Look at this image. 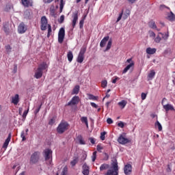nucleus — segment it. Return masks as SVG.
<instances>
[{
	"label": "nucleus",
	"instance_id": "obj_1",
	"mask_svg": "<svg viewBox=\"0 0 175 175\" xmlns=\"http://www.w3.org/2000/svg\"><path fill=\"white\" fill-rule=\"evenodd\" d=\"M49 66H47V63L42 62L41 63L37 70L35 72L34 77L35 79H41L42 76H43V70H46Z\"/></svg>",
	"mask_w": 175,
	"mask_h": 175
},
{
	"label": "nucleus",
	"instance_id": "obj_2",
	"mask_svg": "<svg viewBox=\"0 0 175 175\" xmlns=\"http://www.w3.org/2000/svg\"><path fill=\"white\" fill-rule=\"evenodd\" d=\"M104 175H118V163L117 161L111 163V167L107 170Z\"/></svg>",
	"mask_w": 175,
	"mask_h": 175
},
{
	"label": "nucleus",
	"instance_id": "obj_3",
	"mask_svg": "<svg viewBox=\"0 0 175 175\" xmlns=\"http://www.w3.org/2000/svg\"><path fill=\"white\" fill-rule=\"evenodd\" d=\"M68 128H69V123L68 122H61L57 128V133H59V135H62L64 132H66V131H68Z\"/></svg>",
	"mask_w": 175,
	"mask_h": 175
},
{
	"label": "nucleus",
	"instance_id": "obj_4",
	"mask_svg": "<svg viewBox=\"0 0 175 175\" xmlns=\"http://www.w3.org/2000/svg\"><path fill=\"white\" fill-rule=\"evenodd\" d=\"M43 155L45 161H49V165H51V163L53 162V150L49 148L45 149Z\"/></svg>",
	"mask_w": 175,
	"mask_h": 175
},
{
	"label": "nucleus",
	"instance_id": "obj_5",
	"mask_svg": "<svg viewBox=\"0 0 175 175\" xmlns=\"http://www.w3.org/2000/svg\"><path fill=\"white\" fill-rule=\"evenodd\" d=\"M39 159H40V152H34L30 157L29 162L31 165H35L39 162Z\"/></svg>",
	"mask_w": 175,
	"mask_h": 175
},
{
	"label": "nucleus",
	"instance_id": "obj_6",
	"mask_svg": "<svg viewBox=\"0 0 175 175\" xmlns=\"http://www.w3.org/2000/svg\"><path fill=\"white\" fill-rule=\"evenodd\" d=\"M86 51H87V47L83 46L82 48H81V50L77 58V62L79 64H83V61H84V54H85Z\"/></svg>",
	"mask_w": 175,
	"mask_h": 175
},
{
	"label": "nucleus",
	"instance_id": "obj_7",
	"mask_svg": "<svg viewBox=\"0 0 175 175\" xmlns=\"http://www.w3.org/2000/svg\"><path fill=\"white\" fill-rule=\"evenodd\" d=\"M50 25L49 24V21L47 20V17L46 16H43L41 17L40 20V29L41 31H46L47 27Z\"/></svg>",
	"mask_w": 175,
	"mask_h": 175
},
{
	"label": "nucleus",
	"instance_id": "obj_8",
	"mask_svg": "<svg viewBox=\"0 0 175 175\" xmlns=\"http://www.w3.org/2000/svg\"><path fill=\"white\" fill-rule=\"evenodd\" d=\"M65 39V28L62 27L59 30L58 33V42L62 44L64 43V40Z\"/></svg>",
	"mask_w": 175,
	"mask_h": 175
},
{
	"label": "nucleus",
	"instance_id": "obj_9",
	"mask_svg": "<svg viewBox=\"0 0 175 175\" xmlns=\"http://www.w3.org/2000/svg\"><path fill=\"white\" fill-rule=\"evenodd\" d=\"M126 63L129 64L126 66V68L123 70L122 73L125 74L126 72L131 69V68H134L135 67V62L132 60V58L128 59L126 62Z\"/></svg>",
	"mask_w": 175,
	"mask_h": 175
},
{
	"label": "nucleus",
	"instance_id": "obj_10",
	"mask_svg": "<svg viewBox=\"0 0 175 175\" xmlns=\"http://www.w3.org/2000/svg\"><path fill=\"white\" fill-rule=\"evenodd\" d=\"M79 102H80V97L75 96L72 98L71 100L68 103L66 106H75V105H79Z\"/></svg>",
	"mask_w": 175,
	"mask_h": 175
},
{
	"label": "nucleus",
	"instance_id": "obj_11",
	"mask_svg": "<svg viewBox=\"0 0 175 175\" xmlns=\"http://www.w3.org/2000/svg\"><path fill=\"white\" fill-rule=\"evenodd\" d=\"M21 3L24 8H32L33 6V0H21Z\"/></svg>",
	"mask_w": 175,
	"mask_h": 175
},
{
	"label": "nucleus",
	"instance_id": "obj_12",
	"mask_svg": "<svg viewBox=\"0 0 175 175\" xmlns=\"http://www.w3.org/2000/svg\"><path fill=\"white\" fill-rule=\"evenodd\" d=\"M72 17V28H75L79 20V11H75V12H73Z\"/></svg>",
	"mask_w": 175,
	"mask_h": 175
},
{
	"label": "nucleus",
	"instance_id": "obj_13",
	"mask_svg": "<svg viewBox=\"0 0 175 175\" xmlns=\"http://www.w3.org/2000/svg\"><path fill=\"white\" fill-rule=\"evenodd\" d=\"M27 25H25V23H21L18 27V33H25L27 32Z\"/></svg>",
	"mask_w": 175,
	"mask_h": 175
},
{
	"label": "nucleus",
	"instance_id": "obj_14",
	"mask_svg": "<svg viewBox=\"0 0 175 175\" xmlns=\"http://www.w3.org/2000/svg\"><path fill=\"white\" fill-rule=\"evenodd\" d=\"M118 142L120 144H128L131 141L128 138H125L124 135H120L118 138Z\"/></svg>",
	"mask_w": 175,
	"mask_h": 175
},
{
	"label": "nucleus",
	"instance_id": "obj_15",
	"mask_svg": "<svg viewBox=\"0 0 175 175\" xmlns=\"http://www.w3.org/2000/svg\"><path fill=\"white\" fill-rule=\"evenodd\" d=\"M19 102H20V95H18V94H16L14 96L11 97V103H13L14 106H17Z\"/></svg>",
	"mask_w": 175,
	"mask_h": 175
},
{
	"label": "nucleus",
	"instance_id": "obj_16",
	"mask_svg": "<svg viewBox=\"0 0 175 175\" xmlns=\"http://www.w3.org/2000/svg\"><path fill=\"white\" fill-rule=\"evenodd\" d=\"M82 174L83 175H90V166L85 163L82 166Z\"/></svg>",
	"mask_w": 175,
	"mask_h": 175
},
{
	"label": "nucleus",
	"instance_id": "obj_17",
	"mask_svg": "<svg viewBox=\"0 0 175 175\" xmlns=\"http://www.w3.org/2000/svg\"><path fill=\"white\" fill-rule=\"evenodd\" d=\"M124 174L129 175L132 173V165L131 164H126L124 167Z\"/></svg>",
	"mask_w": 175,
	"mask_h": 175
},
{
	"label": "nucleus",
	"instance_id": "obj_18",
	"mask_svg": "<svg viewBox=\"0 0 175 175\" xmlns=\"http://www.w3.org/2000/svg\"><path fill=\"white\" fill-rule=\"evenodd\" d=\"M11 139H12V133H10L8 135V138L5 139V141L3 145V148H5V150H6V148H8V146H9V143H10Z\"/></svg>",
	"mask_w": 175,
	"mask_h": 175
},
{
	"label": "nucleus",
	"instance_id": "obj_19",
	"mask_svg": "<svg viewBox=\"0 0 175 175\" xmlns=\"http://www.w3.org/2000/svg\"><path fill=\"white\" fill-rule=\"evenodd\" d=\"M148 25L150 28H152V29H157L158 31H161V29H158L157 27V25H155V22L154 21H150L148 23Z\"/></svg>",
	"mask_w": 175,
	"mask_h": 175
},
{
	"label": "nucleus",
	"instance_id": "obj_20",
	"mask_svg": "<svg viewBox=\"0 0 175 175\" xmlns=\"http://www.w3.org/2000/svg\"><path fill=\"white\" fill-rule=\"evenodd\" d=\"M109 36L104 37L103 39L100 42V46L105 47V46L106 45V43H107V41L109 40Z\"/></svg>",
	"mask_w": 175,
	"mask_h": 175
},
{
	"label": "nucleus",
	"instance_id": "obj_21",
	"mask_svg": "<svg viewBox=\"0 0 175 175\" xmlns=\"http://www.w3.org/2000/svg\"><path fill=\"white\" fill-rule=\"evenodd\" d=\"M110 169V165L107 163H103L100 166V172H103V170H108Z\"/></svg>",
	"mask_w": 175,
	"mask_h": 175
},
{
	"label": "nucleus",
	"instance_id": "obj_22",
	"mask_svg": "<svg viewBox=\"0 0 175 175\" xmlns=\"http://www.w3.org/2000/svg\"><path fill=\"white\" fill-rule=\"evenodd\" d=\"M163 109H165L166 111H169L170 110L173 111L174 110V107H173V105H170V104H167L165 105H163Z\"/></svg>",
	"mask_w": 175,
	"mask_h": 175
},
{
	"label": "nucleus",
	"instance_id": "obj_23",
	"mask_svg": "<svg viewBox=\"0 0 175 175\" xmlns=\"http://www.w3.org/2000/svg\"><path fill=\"white\" fill-rule=\"evenodd\" d=\"M146 53L147 54H150V55H152V54H155V53H157V49L155 48H151V47H148L146 49Z\"/></svg>",
	"mask_w": 175,
	"mask_h": 175
},
{
	"label": "nucleus",
	"instance_id": "obj_24",
	"mask_svg": "<svg viewBox=\"0 0 175 175\" xmlns=\"http://www.w3.org/2000/svg\"><path fill=\"white\" fill-rule=\"evenodd\" d=\"M128 102L125 100H122V101L118 103V106H120V109H125V106H126Z\"/></svg>",
	"mask_w": 175,
	"mask_h": 175
},
{
	"label": "nucleus",
	"instance_id": "obj_25",
	"mask_svg": "<svg viewBox=\"0 0 175 175\" xmlns=\"http://www.w3.org/2000/svg\"><path fill=\"white\" fill-rule=\"evenodd\" d=\"M155 77V71L154 70H150V73L148 75V80H152Z\"/></svg>",
	"mask_w": 175,
	"mask_h": 175
},
{
	"label": "nucleus",
	"instance_id": "obj_26",
	"mask_svg": "<svg viewBox=\"0 0 175 175\" xmlns=\"http://www.w3.org/2000/svg\"><path fill=\"white\" fill-rule=\"evenodd\" d=\"M80 91V86L77 85H75V87L73 88L72 90V95H77V94H79V92Z\"/></svg>",
	"mask_w": 175,
	"mask_h": 175
},
{
	"label": "nucleus",
	"instance_id": "obj_27",
	"mask_svg": "<svg viewBox=\"0 0 175 175\" xmlns=\"http://www.w3.org/2000/svg\"><path fill=\"white\" fill-rule=\"evenodd\" d=\"M67 58L69 62H72V61H73V52L71 51H68L67 53Z\"/></svg>",
	"mask_w": 175,
	"mask_h": 175
},
{
	"label": "nucleus",
	"instance_id": "obj_28",
	"mask_svg": "<svg viewBox=\"0 0 175 175\" xmlns=\"http://www.w3.org/2000/svg\"><path fill=\"white\" fill-rule=\"evenodd\" d=\"M167 18L170 21H174L175 20V15L173 14L172 12H170V14H168Z\"/></svg>",
	"mask_w": 175,
	"mask_h": 175
},
{
	"label": "nucleus",
	"instance_id": "obj_29",
	"mask_svg": "<svg viewBox=\"0 0 175 175\" xmlns=\"http://www.w3.org/2000/svg\"><path fill=\"white\" fill-rule=\"evenodd\" d=\"M81 122L85 124L87 128H88V118H87V117L83 116L82 118H81Z\"/></svg>",
	"mask_w": 175,
	"mask_h": 175
},
{
	"label": "nucleus",
	"instance_id": "obj_30",
	"mask_svg": "<svg viewBox=\"0 0 175 175\" xmlns=\"http://www.w3.org/2000/svg\"><path fill=\"white\" fill-rule=\"evenodd\" d=\"M78 140H79V144H81V145H85V141H84V139H83V136L79 135L78 137Z\"/></svg>",
	"mask_w": 175,
	"mask_h": 175
},
{
	"label": "nucleus",
	"instance_id": "obj_31",
	"mask_svg": "<svg viewBox=\"0 0 175 175\" xmlns=\"http://www.w3.org/2000/svg\"><path fill=\"white\" fill-rule=\"evenodd\" d=\"M77 162H79V158L75 157L72 161H70L71 166H76Z\"/></svg>",
	"mask_w": 175,
	"mask_h": 175
},
{
	"label": "nucleus",
	"instance_id": "obj_32",
	"mask_svg": "<svg viewBox=\"0 0 175 175\" xmlns=\"http://www.w3.org/2000/svg\"><path fill=\"white\" fill-rule=\"evenodd\" d=\"M113 42L111 41V40H109L107 45V48L105 49V51H109V50H110V49H111V44H112Z\"/></svg>",
	"mask_w": 175,
	"mask_h": 175
},
{
	"label": "nucleus",
	"instance_id": "obj_33",
	"mask_svg": "<svg viewBox=\"0 0 175 175\" xmlns=\"http://www.w3.org/2000/svg\"><path fill=\"white\" fill-rule=\"evenodd\" d=\"M12 9H13V5L8 4L5 8V12H10Z\"/></svg>",
	"mask_w": 175,
	"mask_h": 175
},
{
	"label": "nucleus",
	"instance_id": "obj_34",
	"mask_svg": "<svg viewBox=\"0 0 175 175\" xmlns=\"http://www.w3.org/2000/svg\"><path fill=\"white\" fill-rule=\"evenodd\" d=\"M155 126H157L159 131H162V125L159 122V121H157V122L154 124Z\"/></svg>",
	"mask_w": 175,
	"mask_h": 175
},
{
	"label": "nucleus",
	"instance_id": "obj_35",
	"mask_svg": "<svg viewBox=\"0 0 175 175\" xmlns=\"http://www.w3.org/2000/svg\"><path fill=\"white\" fill-rule=\"evenodd\" d=\"M61 175H68V166L63 168Z\"/></svg>",
	"mask_w": 175,
	"mask_h": 175
},
{
	"label": "nucleus",
	"instance_id": "obj_36",
	"mask_svg": "<svg viewBox=\"0 0 175 175\" xmlns=\"http://www.w3.org/2000/svg\"><path fill=\"white\" fill-rule=\"evenodd\" d=\"M21 137L22 138V142H25L27 138H25V131H23L21 134Z\"/></svg>",
	"mask_w": 175,
	"mask_h": 175
},
{
	"label": "nucleus",
	"instance_id": "obj_37",
	"mask_svg": "<svg viewBox=\"0 0 175 175\" xmlns=\"http://www.w3.org/2000/svg\"><path fill=\"white\" fill-rule=\"evenodd\" d=\"M123 15H124V10H122L121 13L119 14V16L118 17V18L116 20V23H118L122 18Z\"/></svg>",
	"mask_w": 175,
	"mask_h": 175
},
{
	"label": "nucleus",
	"instance_id": "obj_38",
	"mask_svg": "<svg viewBox=\"0 0 175 175\" xmlns=\"http://www.w3.org/2000/svg\"><path fill=\"white\" fill-rule=\"evenodd\" d=\"M96 154H97L96 151H94L92 153V162H95V161L96 160Z\"/></svg>",
	"mask_w": 175,
	"mask_h": 175
},
{
	"label": "nucleus",
	"instance_id": "obj_39",
	"mask_svg": "<svg viewBox=\"0 0 175 175\" xmlns=\"http://www.w3.org/2000/svg\"><path fill=\"white\" fill-rule=\"evenodd\" d=\"M161 40H162V38H161V36H159V35H157V36L154 38L155 43H160Z\"/></svg>",
	"mask_w": 175,
	"mask_h": 175
},
{
	"label": "nucleus",
	"instance_id": "obj_40",
	"mask_svg": "<svg viewBox=\"0 0 175 175\" xmlns=\"http://www.w3.org/2000/svg\"><path fill=\"white\" fill-rule=\"evenodd\" d=\"M101 87L103 88H106V87H107V81L104 80L101 82Z\"/></svg>",
	"mask_w": 175,
	"mask_h": 175
},
{
	"label": "nucleus",
	"instance_id": "obj_41",
	"mask_svg": "<svg viewBox=\"0 0 175 175\" xmlns=\"http://www.w3.org/2000/svg\"><path fill=\"white\" fill-rule=\"evenodd\" d=\"M64 5H65V3H64V0H60V13L62 12Z\"/></svg>",
	"mask_w": 175,
	"mask_h": 175
},
{
	"label": "nucleus",
	"instance_id": "obj_42",
	"mask_svg": "<svg viewBox=\"0 0 175 175\" xmlns=\"http://www.w3.org/2000/svg\"><path fill=\"white\" fill-rule=\"evenodd\" d=\"M106 135V132L105 131H103L100 133V140H105V136Z\"/></svg>",
	"mask_w": 175,
	"mask_h": 175
},
{
	"label": "nucleus",
	"instance_id": "obj_43",
	"mask_svg": "<svg viewBox=\"0 0 175 175\" xmlns=\"http://www.w3.org/2000/svg\"><path fill=\"white\" fill-rule=\"evenodd\" d=\"M5 48L7 53H10V51H12V46H10L9 44L6 45Z\"/></svg>",
	"mask_w": 175,
	"mask_h": 175
},
{
	"label": "nucleus",
	"instance_id": "obj_44",
	"mask_svg": "<svg viewBox=\"0 0 175 175\" xmlns=\"http://www.w3.org/2000/svg\"><path fill=\"white\" fill-rule=\"evenodd\" d=\"M64 20H65V16L64 15H62L60 16V18L58 21V22L59 23V24H62V23H64Z\"/></svg>",
	"mask_w": 175,
	"mask_h": 175
},
{
	"label": "nucleus",
	"instance_id": "obj_45",
	"mask_svg": "<svg viewBox=\"0 0 175 175\" xmlns=\"http://www.w3.org/2000/svg\"><path fill=\"white\" fill-rule=\"evenodd\" d=\"M141 98L142 100H144L147 98V94L142 92L141 94Z\"/></svg>",
	"mask_w": 175,
	"mask_h": 175
},
{
	"label": "nucleus",
	"instance_id": "obj_46",
	"mask_svg": "<svg viewBox=\"0 0 175 175\" xmlns=\"http://www.w3.org/2000/svg\"><path fill=\"white\" fill-rule=\"evenodd\" d=\"M84 27V19H81L79 22V28Z\"/></svg>",
	"mask_w": 175,
	"mask_h": 175
},
{
	"label": "nucleus",
	"instance_id": "obj_47",
	"mask_svg": "<svg viewBox=\"0 0 175 175\" xmlns=\"http://www.w3.org/2000/svg\"><path fill=\"white\" fill-rule=\"evenodd\" d=\"M149 34L150 38H155V33L152 31H149Z\"/></svg>",
	"mask_w": 175,
	"mask_h": 175
},
{
	"label": "nucleus",
	"instance_id": "obj_48",
	"mask_svg": "<svg viewBox=\"0 0 175 175\" xmlns=\"http://www.w3.org/2000/svg\"><path fill=\"white\" fill-rule=\"evenodd\" d=\"M42 103L40 105V106L38 107V109H36L35 110V114H38V113H39V111H40V109L42 108Z\"/></svg>",
	"mask_w": 175,
	"mask_h": 175
},
{
	"label": "nucleus",
	"instance_id": "obj_49",
	"mask_svg": "<svg viewBox=\"0 0 175 175\" xmlns=\"http://www.w3.org/2000/svg\"><path fill=\"white\" fill-rule=\"evenodd\" d=\"M55 119L52 118V119H51V120H49V125H53V124H55Z\"/></svg>",
	"mask_w": 175,
	"mask_h": 175
},
{
	"label": "nucleus",
	"instance_id": "obj_50",
	"mask_svg": "<svg viewBox=\"0 0 175 175\" xmlns=\"http://www.w3.org/2000/svg\"><path fill=\"white\" fill-rule=\"evenodd\" d=\"M28 111H29V107H28L27 110H26L23 112V118L27 117V114H28Z\"/></svg>",
	"mask_w": 175,
	"mask_h": 175
},
{
	"label": "nucleus",
	"instance_id": "obj_51",
	"mask_svg": "<svg viewBox=\"0 0 175 175\" xmlns=\"http://www.w3.org/2000/svg\"><path fill=\"white\" fill-rule=\"evenodd\" d=\"M107 124H113V120L110 118H108L107 119Z\"/></svg>",
	"mask_w": 175,
	"mask_h": 175
},
{
	"label": "nucleus",
	"instance_id": "obj_52",
	"mask_svg": "<svg viewBox=\"0 0 175 175\" xmlns=\"http://www.w3.org/2000/svg\"><path fill=\"white\" fill-rule=\"evenodd\" d=\"M90 105L92 107H94V109H98V105H96L95 103H90Z\"/></svg>",
	"mask_w": 175,
	"mask_h": 175
},
{
	"label": "nucleus",
	"instance_id": "obj_53",
	"mask_svg": "<svg viewBox=\"0 0 175 175\" xmlns=\"http://www.w3.org/2000/svg\"><path fill=\"white\" fill-rule=\"evenodd\" d=\"M48 33H51L52 29H51V25H48Z\"/></svg>",
	"mask_w": 175,
	"mask_h": 175
},
{
	"label": "nucleus",
	"instance_id": "obj_54",
	"mask_svg": "<svg viewBox=\"0 0 175 175\" xmlns=\"http://www.w3.org/2000/svg\"><path fill=\"white\" fill-rule=\"evenodd\" d=\"M124 122H120L118 124V126H119L120 128H124Z\"/></svg>",
	"mask_w": 175,
	"mask_h": 175
},
{
	"label": "nucleus",
	"instance_id": "obj_55",
	"mask_svg": "<svg viewBox=\"0 0 175 175\" xmlns=\"http://www.w3.org/2000/svg\"><path fill=\"white\" fill-rule=\"evenodd\" d=\"M96 148H97V151H100V150H103V147H102L99 144L97 145Z\"/></svg>",
	"mask_w": 175,
	"mask_h": 175
},
{
	"label": "nucleus",
	"instance_id": "obj_56",
	"mask_svg": "<svg viewBox=\"0 0 175 175\" xmlns=\"http://www.w3.org/2000/svg\"><path fill=\"white\" fill-rule=\"evenodd\" d=\"M89 140L90 141L92 144H95V139H94V137H90Z\"/></svg>",
	"mask_w": 175,
	"mask_h": 175
},
{
	"label": "nucleus",
	"instance_id": "obj_57",
	"mask_svg": "<svg viewBox=\"0 0 175 175\" xmlns=\"http://www.w3.org/2000/svg\"><path fill=\"white\" fill-rule=\"evenodd\" d=\"M117 80H120V78H118V77H116L115 79L112 80V83L113 84H116L117 83Z\"/></svg>",
	"mask_w": 175,
	"mask_h": 175
},
{
	"label": "nucleus",
	"instance_id": "obj_58",
	"mask_svg": "<svg viewBox=\"0 0 175 175\" xmlns=\"http://www.w3.org/2000/svg\"><path fill=\"white\" fill-rule=\"evenodd\" d=\"M54 0H43L44 3H51Z\"/></svg>",
	"mask_w": 175,
	"mask_h": 175
},
{
	"label": "nucleus",
	"instance_id": "obj_59",
	"mask_svg": "<svg viewBox=\"0 0 175 175\" xmlns=\"http://www.w3.org/2000/svg\"><path fill=\"white\" fill-rule=\"evenodd\" d=\"M169 38V33H165L164 36H163V39L166 40Z\"/></svg>",
	"mask_w": 175,
	"mask_h": 175
},
{
	"label": "nucleus",
	"instance_id": "obj_60",
	"mask_svg": "<svg viewBox=\"0 0 175 175\" xmlns=\"http://www.w3.org/2000/svg\"><path fill=\"white\" fill-rule=\"evenodd\" d=\"M90 99H92V100H96V96L94 95H90Z\"/></svg>",
	"mask_w": 175,
	"mask_h": 175
},
{
	"label": "nucleus",
	"instance_id": "obj_61",
	"mask_svg": "<svg viewBox=\"0 0 175 175\" xmlns=\"http://www.w3.org/2000/svg\"><path fill=\"white\" fill-rule=\"evenodd\" d=\"M14 73H17V64L14 66Z\"/></svg>",
	"mask_w": 175,
	"mask_h": 175
},
{
	"label": "nucleus",
	"instance_id": "obj_62",
	"mask_svg": "<svg viewBox=\"0 0 175 175\" xmlns=\"http://www.w3.org/2000/svg\"><path fill=\"white\" fill-rule=\"evenodd\" d=\"M129 15H128V14H126V12L124 14V15H123V18L124 19V20H126V18H128V16H129Z\"/></svg>",
	"mask_w": 175,
	"mask_h": 175
},
{
	"label": "nucleus",
	"instance_id": "obj_63",
	"mask_svg": "<svg viewBox=\"0 0 175 175\" xmlns=\"http://www.w3.org/2000/svg\"><path fill=\"white\" fill-rule=\"evenodd\" d=\"M126 14H127V16H131V10H126Z\"/></svg>",
	"mask_w": 175,
	"mask_h": 175
},
{
	"label": "nucleus",
	"instance_id": "obj_64",
	"mask_svg": "<svg viewBox=\"0 0 175 175\" xmlns=\"http://www.w3.org/2000/svg\"><path fill=\"white\" fill-rule=\"evenodd\" d=\"M4 32H5V33H9V29H8L7 27H5V26H4Z\"/></svg>",
	"mask_w": 175,
	"mask_h": 175
}]
</instances>
